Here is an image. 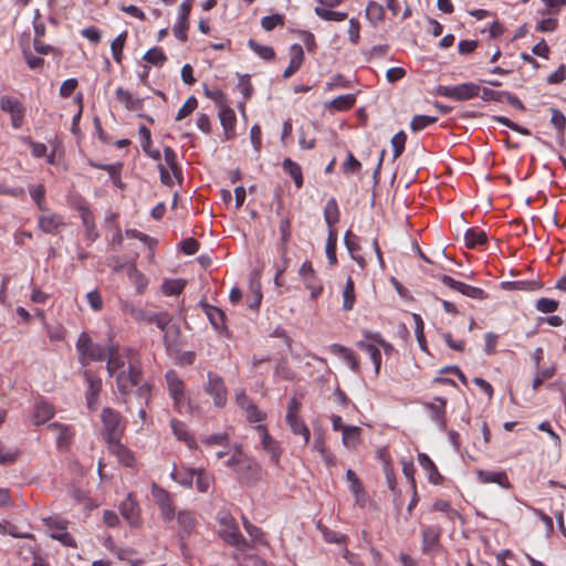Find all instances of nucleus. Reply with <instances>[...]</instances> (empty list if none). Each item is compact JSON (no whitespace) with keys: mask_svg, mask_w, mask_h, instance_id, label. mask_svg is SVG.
Listing matches in <instances>:
<instances>
[{"mask_svg":"<svg viewBox=\"0 0 566 566\" xmlns=\"http://www.w3.org/2000/svg\"><path fill=\"white\" fill-rule=\"evenodd\" d=\"M344 243L346 249L350 253L353 260L357 262L360 268H365L366 260L364 256L359 254L360 251V239L357 234L353 233L350 230L346 231L344 235Z\"/></svg>","mask_w":566,"mask_h":566,"instance_id":"obj_25","label":"nucleus"},{"mask_svg":"<svg viewBox=\"0 0 566 566\" xmlns=\"http://www.w3.org/2000/svg\"><path fill=\"white\" fill-rule=\"evenodd\" d=\"M125 234L127 238H130V239H137L139 241H142L143 243H145L148 248H153L157 244V240L149 237L148 234L146 233H143L136 229H127L125 231Z\"/></svg>","mask_w":566,"mask_h":566,"instance_id":"obj_62","label":"nucleus"},{"mask_svg":"<svg viewBox=\"0 0 566 566\" xmlns=\"http://www.w3.org/2000/svg\"><path fill=\"white\" fill-rule=\"evenodd\" d=\"M551 124L556 128L559 136H564L566 128V117L557 108H551Z\"/></svg>","mask_w":566,"mask_h":566,"instance_id":"obj_56","label":"nucleus"},{"mask_svg":"<svg viewBox=\"0 0 566 566\" xmlns=\"http://www.w3.org/2000/svg\"><path fill=\"white\" fill-rule=\"evenodd\" d=\"M438 117L428 115H415L410 122V129L412 132H420L430 125L436 124Z\"/></svg>","mask_w":566,"mask_h":566,"instance_id":"obj_51","label":"nucleus"},{"mask_svg":"<svg viewBox=\"0 0 566 566\" xmlns=\"http://www.w3.org/2000/svg\"><path fill=\"white\" fill-rule=\"evenodd\" d=\"M164 159L174 178L181 182L184 179L182 169L178 164L176 151L170 146L164 148Z\"/></svg>","mask_w":566,"mask_h":566,"instance_id":"obj_33","label":"nucleus"},{"mask_svg":"<svg viewBox=\"0 0 566 566\" xmlns=\"http://www.w3.org/2000/svg\"><path fill=\"white\" fill-rule=\"evenodd\" d=\"M340 211L335 198H331L324 208V220L328 227V231L339 221Z\"/></svg>","mask_w":566,"mask_h":566,"instance_id":"obj_36","label":"nucleus"},{"mask_svg":"<svg viewBox=\"0 0 566 566\" xmlns=\"http://www.w3.org/2000/svg\"><path fill=\"white\" fill-rule=\"evenodd\" d=\"M285 18L283 14L274 13L272 15H266L261 19V27L265 31H272L276 27H283L284 25Z\"/></svg>","mask_w":566,"mask_h":566,"instance_id":"obj_54","label":"nucleus"},{"mask_svg":"<svg viewBox=\"0 0 566 566\" xmlns=\"http://www.w3.org/2000/svg\"><path fill=\"white\" fill-rule=\"evenodd\" d=\"M329 7L318 6L315 7V14L324 21H336L340 22L347 19L348 14L342 11H333Z\"/></svg>","mask_w":566,"mask_h":566,"instance_id":"obj_39","label":"nucleus"},{"mask_svg":"<svg viewBox=\"0 0 566 566\" xmlns=\"http://www.w3.org/2000/svg\"><path fill=\"white\" fill-rule=\"evenodd\" d=\"M441 527L438 525L426 526L422 530V553L432 555L440 548Z\"/></svg>","mask_w":566,"mask_h":566,"instance_id":"obj_17","label":"nucleus"},{"mask_svg":"<svg viewBox=\"0 0 566 566\" xmlns=\"http://www.w3.org/2000/svg\"><path fill=\"white\" fill-rule=\"evenodd\" d=\"M184 287L185 283L181 280H167L163 284V292L168 296L179 295Z\"/></svg>","mask_w":566,"mask_h":566,"instance_id":"obj_59","label":"nucleus"},{"mask_svg":"<svg viewBox=\"0 0 566 566\" xmlns=\"http://www.w3.org/2000/svg\"><path fill=\"white\" fill-rule=\"evenodd\" d=\"M304 50L301 44H293L290 48V63L283 72V78L287 80L294 75L302 66L304 62Z\"/></svg>","mask_w":566,"mask_h":566,"instance_id":"obj_23","label":"nucleus"},{"mask_svg":"<svg viewBox=\"0 0 566 566\" xmlns=\"http://www.w3.org/2000/svg\"><path fill=\"white\" fill-rule=\"evenodd\" d=\"M366 15L371 21H381L385 15L384 7L375 1L368 3Z\"/></svg>","mask_w":566,"mask_h":566,"instance_id":"obj_61","label":"nucleus"},{"mask_svg":"<svg viewBox=\"0 0 566 566\" xmlns=\"http://www.w3.org/2000/svg\"><path fill=\"white\" fill-rule=\"evenodd\" d=\"M356 346L369 355V358L375 366V374L378 375L381 367V353L378 346L373 343H367L364 340L357 342Z\"/></svg>","mask_w":566,"mask_h":566,"instance_id":"obj_35","label":"nucleus"},{"mask_svg":"<svg viewBox=\"0 0 566 566\" xmlns=\"http://www.w3.org/2000/svg\"><path fill=\"white\" fill-rule=\"evenodd\" d=\"M407 142V135L403 130L398 132L391 138V145L394 149V159H397L401 156L405 150V145Z\"/></svg>","mask_w":566,"mask_h":566,"instance_id":"obj_58","label":"nucleus"},{"mask_svg":"<svg viewBox=\"0 0 566 566\" xmlns=\"http://www.w3.org/2000/svg\"><path fill=\"white\" fill-rule=\"evenodd\" d=\"M200 441L206 447L220 446L222 448H228L230 444V437L227 432H218L201 437Z\"/></svg>","mask_w":566,"mask_h":566,"instance_id":"obj_44","label":"nucleus"},{"mask_svg":"<svg viewBox=\"0 0 566 566\" xmlns=\"http://www.w3.org/2000/svg\"><path fill=\"white\" fill-rule=\"evenodd\" d=\"M90 165L96 169L108 170V175H109V178L112 179V181L116 186L122 187V181H120L122 164L111 165V164H98V163L90 161Z\"/></svg>","mask_w":566,"mask_h":566,"instance_id":"obj_42","label":"nucleus"},{"mask_svg":"<svg viewBox=\"0 0 566 566\" xmlns=\"http://www.w3.org/2000/svg\"><path fill=\"white\" fill-rule=\"evenodd\" d=\"M417 460L422 470L427 472V476L430 483L434 485H441L443 483V475L439 472L437 465L427 453L419 452Z\"/></svg>","mask_w":566,"mask_h":566,"instance_id":"obj_20","label":"nucleus"},{"mask_svg":"<svg viewBox=\"0 0 566 566\" xmlns=\"http://www.w3.org/2000/svg\"><path fill=\"white\" fill-rule=\"evenodd\" d=\"M255 431L259 433L261 438V446L265 452H268L271 457V460L274 464L280 463L282 449L280 447V442L276 441L268 431V428L263 424H258L254 427Z\"/></svg>","mask_w":566,"mask_h":566,"instance_id":"obj_13","label":"nucleus"},{"mask_svg":"<svg viewBox=\"0 0 566 566\" xmlns=\"http://www.w3.org/2000/svg\"><path fill=\"white\" fill-rule=\"evenodd\" d=\"M298 275L306 290L310 291V296L316 301L324 292V285L317 273L313 269L311 261H305L298 270Z\"/></svg>","mask_w":566,"mask_h":566,"instance_id":"obj_7","label":"nucleus"},{"mask_svg":"<svg viewBox=\"0 0 566 566\" xmlns=\"http://www.w3.org/2000/svg\"><path fill=\"white\" fill-rule=\"evenodd\" d=\"M279 230L281 233L282 256H285L287 253L286 244L291 238V220L289 218L282 219L280 221Z\"/></svg>","mask_w":566,"mask_h":566,"instance_id":"obj_55","label":"nucleus"},{"mask_svg":"<svg viewBox=\"0 0 566 566\" xmlns=\"http://www.w3.org/2000/svg\"><path fill=\"white\" fill-rule=\"evenodd\" d=\"M328 349L333 355L340 357L354 373L359 371L358 356L350 348L340 344H332Z\"/></svg>","mask_w":566,"mask_h":566,"instance_id":"obj_22","label":"nucleus"},{"mask_svg":"<svg viewBox=\"0 0 566 566\" xmlns=\"http://www.w3.org/2000/svg\"><path fill=\"white\" fill-rule=\"evenodd\" d=\"M317 528L321 531L325 542L327 543H334V544H347L349 538L347 535L335 532L327 526L322 525L321 523L317 524Z\"/></svg>","mask_w":566,"mask_h":566,"instance_id":"obj_43","label":"nucleus"},{"mask_svg":"<svg viewBox=\"0 0 566 566\" xmlns=\"http://www.w3.org/2000/svg\"><path fill=\"white\" fill-rule=\"evenodd\" d=\"M128 279L135 286L137 294H143L148 285V280L136 266H130L128 270Z\"/></svg>","mask_w":566,"mask_h":566,"instance_id":"obj_37","label":"nucleus"},{"mask_svg":"<svg viewBox=\"0 0 566 566\" xmlns=\"http://www.w3.org/2000/svg\"><path fill=\"white\" fill-rule=\"evenodd\" d=\"M238 90L243 95L245 99L251 98L254 87L251 83L250 75L244 74L240 75L239 83H238Z\"/></svg>","mask_w":566,"mask_h":566,"instance_id":"obj_63","label":"nucleus"},{"mask_svg":"<svg viewBox=\"0 0 566 566\" xmlns=\"http://www.w3.org/2000/svg\"><path fill=\"white\" fill-rule=\"evenodd\" d=\"M430 419L439 427L444 428L447 424V399L443 397H434L432 401L423 403Z\"/></svg>","mask_w":566,"mask_h":566,"instance_id":"obj_16","label":"nucleus"},{"mask_svg":"<svg viewBox=\"0 0 566 566\" xmlns=\"http://www.w3.org/2000/svg\"><path fill=\"white\" fill-rule=\"evenodd\" d=\"M481 87L472 82L462 83L458 85H439L437 94L443 97L451 98L458 102H464L475 98L480 95Z\"/></svg>","mask_w":566,"mask_h":566,"instance_id":"obj_6","label":"nucleus"},{"mask_svg":"<svg viewBox=\"0 0 566 566\" xmlns=\"http://www.w3.org/2000/svg\"><path fill=\"white\" fill-rule=\"evenodd\" d=\"M412 318L415 322V333H416V337H417L419 347L421 348V350L427 353L428 347H427V342H426V337H424V323L422 321V317L419 314L413 313Z\"/></svg>","mask_w":566,"mask_h":566,"instance_id":"obj_52","label":"nucleus"},{"mask_svg":"<svg viewBox=\"0 0 566 566\" xmlns=\"http://www.w3.org/2000/svg\"><path fill=\"white\" fill-rule=\"evenodd\" d=\"M248 46L262 60L264 61H273L275 57V51L270 45H262L258 43L255 40L250 39L248 41Z\"/></svg>","mask_w":566,"mask_h":566,"instance_id":"obj_41","label":"nucleus"},{"mask_svg":"<svg viewBox=\"0 0 566 566\" xmlns=\"http://www.w3.org/2000/svg\"><path fill=\"white\" fill-rule=\"evenodd\" d=\"M465 245L469 249H476L483 247L488 242L486 233L479 228H470L464 234Z\"/></svg>","mask_w":566,"mask_h":566,"instance_id":"obj_30","label":"nucleus"},{"mask_svg":"<svg viewBox=\"0 0 566 566\" xmlns=\"http://www.w3.org/2000/svg\"><path fill=\"white\" fill-rule=\"evenodd\" d=\"M171 430L175 437L187 444L190 449H197V442L193 436L189 432L185 422L178 419H171L170 421Z\"/></svg>","mask_w":566,"mask_h":566,"instance_id":"obj_27","label":"nucleus"},{"mask_svg":"<svg viewBox=\"0 0 566 566\" xmlns=\"http://www.w3.org/2000/svg\"><path fill=\"white\" fill-rule=\"evenodd\" d=\"M55 413L54 407L43 400L38 401L34 405L33 413H32V422L35 426H40L49 421Z\"/></svg>","mask_w":566,"mask_h":566,"instance_id":"obj_28","label":"nucleus"},{"mask_svg":"<svg viewBox=\"0 0 566 566\" xmlns=\"http://www.w3.org/2000/svg\"><path fill=\"white\" fill-rule=\"evenodd\" d=\"M343 443L346 448H355L359 443L361 428L357 426H348L342 432Z\"/></svg>","mask_w":566,"mask_h":566,"instance_id":"obj_45","label":"nucleus"},{"mask_svg":"<svg viewBox=\"0 0 566 566\" xmlns=\"http://www.w3.org/2000/svg\"><path fill=\"white\" fill-rule=\"evenodd\" d=\"M127 32L118 34L111 43V51L116 63L120 64L123 60V49L126 42Z\"/></svg>","mask_w":566,"mask_h":566,"instance_id":"obj_49","label":"nucleus"},{"mask_svg":"<svg viewBox=\"0 0 566 566\" xmlns=\"http://www.w3.org/2000/svg\"><path fill=\"white\" fill-rule=\"evenodd\" d=\"M275 375L284 380H292L295 377L293 369L285 359H281L275 367Z\"/></svg>","mask_w":566,"mask_h":566,"instance_id":"obj_64","label":"nucleus"},{"mask_svg":"<svg viewBox=\"0 0 566 566\" xmlns=\"http://www.w3.org/2000/svg\"><path fill=\"white\" fill-rule=\"evenodd\" d=\"M203 93L207 98L211 99L216 104L218 111L229 106L228 97L221 90H210L208 86H205Z\"/></svg>","mask_w":566,"mask_h":566,"instance_id":"obj_46","label":"nucleus"},{"mask_svg":"<svg viewBox=\"0 0 566 566\" xmlns=\"http://www.w3.org/2000/svg\"><path fill=\"white\" fill-rule=\"evenodd\" d=\"M198 107V101L195 96H190L184 103V105L179 108L176 120H181L190 115Z\"/></svg>","mask_w":566,"mask_h":566,"instance_id":"obj_60","label":"nucleus"},{"mask_svg":"<svg viewBox=\"0 0 566 566\" xmlns=\"http://www.w3.org/2000/svg\"><path fill=\"white\" fill-rule=\"evenodd\" d=\"M203 310L213 328L217 331L226 328V314L222 310L209 304H205Z\"/></svg>","mask_w":566,"mask_h":566,"instance_id":"obj_32","label":"nucleus"},{"mask_svg":"<svg viewBox=\"0 0 566 566\" xmlns=\"http://www.w3.org/2000/svg\"><path fill=\"white\" fill-rule=\"evenodd\" d=\"M107 449L123 465L128 468L135 465L134 453L126 446H124L120 440H115L107 443Z\"/></svg>","mask_w":566,"mask_h":566,"instance_id":"obj_21","label":"nucleus"},{"mask_svg":"<svg viewBox=\"0 0 566 566\" xmlns=\"http://www.w3.org/2000/svg\"><path fill=\"white\" fill-rule=\"evenodd\" d=\"M0 108L11 115L12 126L20 128L24 118V108L22 103L11 96H2L0 99Z\"/></svg>","mask_w":566,"mask_h":566,"instance_id":"obj_15","label":"nucleus"},{"mask_svg":"<svg viewBox=\"0 0 566 566\" xmlns=\"http://www.w3.org/2000/svg\"><path fill=\"white\" fill-rule=\"evenodd\" d=\"M76 210L80 212V217L85 229L86 239L91 242H94L98 237V231L96 230L94 214L91 211L87 202L81 198L76 203Z\"/></svg>","mask_w":566,"mask_h":566,"instance_id":"obj_12","label":"nucleus"},{"mask_svg":"<svg viewBox=\"0 0 566 566\" xmlns=\"http://www.w3.org/2000/svg\"><path fill=\"white\" fill-rule=\"evenodd\" d=\"M169 396L174 400V407L179 413L190 411V402L185 392V384L176 370H168L165 375Z\"/></svg>","mask_w":566,"mask_h":566,"instance_id":"obj_5","label":"nucleus"},{"mask_svg":"<svg viewBox=\"0 0 566 566\" xmlns=\"http://www.w3.org/2000/svg\"><path fill=\"white\" fill-rule=\"evenodd\" d=\"M226 465L245 484L255 483L261 476V467L243 453L241 447H237L234 453L227 460Z\"/></svg>","mask_w":566,"mask_h":566,"instance_id":"obj_2","label":"nucleus"},{"mask_svg":"<svg viewBox=\"0 0 566 566\" xmlns=\"http://www.w3.org/2000/svg\"><path fill=\"white\" fill-rule=\"evenodd\" d=\"M195 480L197 490L205 493L209 490L211 483L213 482V476L205 469H196Z\"/></svg>","mask_w":566,"mask_h":566,"instance_id":"obj_50","label":"nucleus"},{"mask_svg":"<svg viewBox=\"0 0 566 566\" xmlns=\"http://www.w3.org/2000/svg\"><path fill=\"white\" fill-rule=\"evenodd\" d=\"M291 431L295 436L302 437L303 446H307L311 439V431L301 417L285 419Z\"/></svg>","mask_w":566,"mask_h":566,"instance_id":"obj_34","label":"nucleus"},{"mask_svg":"<svg viewBox=\"0 0 566 566\" xmlns=\"http://www.w3.org/2000/svg\"><path fill=\"white\" fill-rule=\"evenodd\" d=\"M144 60L153 65L163 66L167 61V56L161 48L156 46L145 53Z\"/></svg>","mask_w":566,"mask_h":566,"instance_id":"obj_53","label":"nucleus"},{"mask_svg":"<svg viewBox=\"0 0 566 566\" xmlns=\"http://www.w3.org/2000/svg\"><path fill=\"white\" fill-rule=\"evenodd\" d=\"M205 391L212 397L213 405L218 408L226 406L228 400V390L224 385L223 378L213 371H208Z\"/></svg>","mask_w":566,"mask_h":566,"instance_id":"obj_9","label":"nucleus"},{"mask_svg":"<svg viewBox=\"0 0 566 566\" xmlns=\"http://www.w3.org/2000/svg\"><path fill=\"white\" fill-rule=\"evenodd\" d=\"M75 346L82 366H87L91 361L106 360L107 374L115 379L117 391L126 400L142 375L139 352L133 347H120L114 343L103 347L99 344H94L86 332L80 334Z\"/></svg>","mask_w":566,"mask_h":566,"instance_id":"obj_1","label":"nucleus"},{"mask_svg":"<svg viewBox=\"0 0 566 566\" xmlns=\"http://www.w3.org/2000/svg\"><path fill=\"white\" fill-rule=\"evenodd\" d=\"M219 118L226 139H232L235 136L237 116L230 105L219 111Z\"/></svg>","mask_w":566,"mask_h":566,"instance_id":"obj_26","label":"nucleus"},{"mask_svg":"<svg viewBox=\"0 0 566 566\" xmlns=\"http://www.w3.org/2000/svg\"><path fill=\"white\" fill-rule=\"evenodd\" d=\"M476 478L479 482L488 484L495 483L503 489H510L511 482L509 480L507 474L504 471H486V470H478Z\"/></svg>","mask_w":566,"mask_h":566,"instance_id":"obj_24","label":"nucleus"},{"mask_svg":"<svg viewBox=\"0 0 566 566\" xmlns=\"http://www.w3.org/2000/svg\"><path fill=\"white\" fill-rule=\"evenodd\" d=\"M151 495L160 511L163 521H172L176 515V506L172 494L154 483L151 486Z\"/></svg>","mask_w":566,"mask_h":566,"instance_id":"obj_8","label":"nucleus"},{"mask_svg":"<svg viewBox=\"0 0 566 566\" xmlns=\"http://www.w3.org/2000/svg\"><path fill=\"white\" fill-rule=\"evenodd\" d=\"M220 525L219 536L229 545L237 548L249 547L247 539L240 533L235 518L228 512L221 511L217 515Z\"/></svg>","mask_w":566,"mask_h":566,"instance_id":"obj_3","label":"nucleus"},{"mask_svg":"<svg viewBox=\"0 0 566 566\" xmlns=\"http://www.w3.org/2000/svg\"><path fill=\"white\" fill-rule=\"evenodd\" d=\"M84 378L87 384L86 395L98 396L102 390V379L90 370L84 371Z\"/></svg>","mask_w":566,"mask_h":566,"instance_id":"obj_48","label":"nucleus"},{"mask_svg":"<svg viewBox=\"0 0 566 566\" xmlns=\"http://www.w3.org/2000/svg\"><path fill=\"white\" fill-rule=\"evenodd\" d=\"M49 534L53 539L61 542L64 546L76 547V542L67 532V522L59 517H48L43 520Z\"/></svg>","mask_w":566,"mask_h":566,"instance_id":"obj_10","label":"nucleus"},{"mask_svg":"<svg viewBox=\"0 0 566 566\" xmlns=\"http://www.w3.org/2000/svg\"><path fill=\"white\" fill-rule=\"evenodd\" d=\"M282 167L283 170L293 179L295 187L301 189L304 184L301 166L291 158H285L282 163Z\"/></svg>","mask_w":566,"mask_h":566,"instance_id":"obj_31","label":"nucleus"},{"mask_svg":"<svg viewBox=\"0 0 566 566\" xmlns=\"http://www.w3.org/2000/svg\"><path fill=\"white\" fill-rule=\"evenodd\" d=\"M102 419V436L106 443L115 440H122L125 432V422L122 415L109 408L105 407L101 413Z\"/></svg>","mask_w":566,"mask_h":566,"instance_id":"obj_4","label":"nucleus"},{"mask_svg":"<svg viewBox=\"0 0 566 566\" xmlns=\"http://www.w3.org/2000/svg\"><path fill=\"white\" fill-rule=\"evenodd\" d=\"M48 429L56 436L59 449H66L72 443L74 431L71 426L61 422H51Z\"/></svg>","mask_w":566,"mask_h":566,"instance_id":"obj_19","label":"nucleus"},{"mask_svg":"<svg viewBox=\"0 0 566 566\" xmlns=\"http://www.w3.org/2000/svg\"><path fill=\"white\" fill-rule=\"evenodd\" d=\"M356 104L355 94L339 95L336 98L325 104V108L331 113L334 112H347Z\"/></svg>","mask_w":566,"mask_h":566,"instance_id":"obj_29","label":"nucleus"},{"mask_svg":"<svg viewBox=\"0 0 566 566\" xmlns=\"http://www.w3.org/2000/svg\"><path fill=\"white\" fill-rule=\"evenodd\" d=\"M175 517L178 524V536L182 542V546H185L186 539L196 533L198 525L197 517L193 512L187 510L179 511Z\"/></svg>","mask_w":566,"mask_h":566,"instance_id":"obj_11","label":"nucleus"},{"mask_svg":"<svg viewBox=\"0 0 566 566\" xmlns=\"http://www.w3.org/2000/svg\"><path fill=\"white\" fill-rule=\"evenodd\" d=\"M119 511L122 516L127 521V523L133 527H138L142 524L140 517V509L138 503L133 497V494L129 493L127 497L120 503Z\"/></svg>","mask_w":566,"mask_h":566,"instance_id":"obj_18","label":"nucleus"},{"mask_svg":"<svg viewBox=\"0 0 566 566\" xmlns=\"http://www.w3.org/2000/svg\"><path fill=\"white\" fill-rule=\"evenodd\" d=\"M336 247H337V231L335 229H331V231H328L325 251H326V256L328 259V262L332 265H335L337 263Z\"/></svg>","mask_w":566,"mask_h":566,"instance_id":"obj_47","label":"nucleus"},{"mask_svg":"<svg viewBox=\"0 0 566 566\" xmlns=\"http://www.w3.org/2000/svg\"><path fill=\"white\" fill-rule=\"evenodd\" d=\"M196 469L181 468L171 472V479L182 486L191 488L195 480Z\"/></svg>","mask_w":566,"mask_h":566,"instance_id":"obj_38","label":"nucleus"},{"mask_svg":"<svg viewBox=\"0 0 566 566\" xmlns=\"http://www.w3.org/2000/svg\"><path fill=\"white\" fill-rule=\"evenodd\" d=\"M66 226L64 217L57 212L41 213L38 227L45 234H57Z\"/></svg>","mask_w":566,"mask_h":566,"instance_id":"obj_14","label":"nucleus"},{"mask_svg":"<svg viewBox=\"0 0 566 566\" xmlns=\"http://www.w3.org/2000/svg\"><path fill=\"white\" fill-rule=\"evenodd\" d=\"M432 507L434 511L446 513L450 521H454L459 516L458 511L452 509L450 502L447 500L440 499L434 501Z\"/></svg>","mask_w":566,"mask_h":566,"instance_id":"obj_57","label":"nucleus"},{"mask_svg":"<svg viewBox=\"0 0 566 566\" xmlns=\"http://www.w3.org/2000/svg\"><path fill=\"white\" fill-rule=\"evenodd\" d=\"M356 301V294H355V282L354 280L348 276L343 290V310L344 311H350L353 310Z\"/></svg>","mask_w":566,"mask_h":566,"instance_id":"obj_40","label":"nucleus"}]
</instances>
